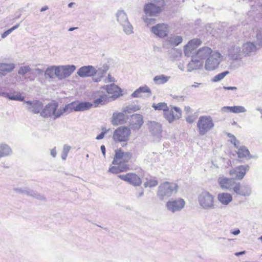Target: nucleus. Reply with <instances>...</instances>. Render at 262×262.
Wrapping results in <instances>:
<instances>
[{"instance_id":"54","label":"nucleus","mask_w":262,"mask_h":262,"mask_svg":"<svg viewBox=\"0 0 262 262\" xmlns=\"http://www.w3.org/2000/svg\"><path fill=\"white\" fill-rule=\"evenodd\" d=\"M15 190L18 193L29 195V193L28 192H29L28 191H30V189L29 188H25L24 189L21 188H16L15 189Z\"/></svg>"},{"instance_id":"19","label":"nucleus","mask_w":262,"mask_h":262,"mask_svg":"<svg viewBox=\"0 0 262 262\" xmlns=\"http://www.w3.org/2000/svg\"><path fill=\"white\" fill-rule=\"evenodd\" d=\"M95 67L92 66H85L80 68L77 75L81 77H92L96 74Z\"/></svg>"},{"instance_id":"13","label":"nucleus","mask_w":262,"mask_h":262,"mask_svg":"<svg viewBox=\"0 0 262 262\" xmlns=\"http://www.w3.org/2000/svg\"><path fill=\"white\" fill-rule=\"evenodd\" d=\"M118 177L121 180L127 182L135 186H139L142 183L141 178L134 173L130 172L125 174H120Z\"/></svg>"},{"instance_id":"18","label":"nucleus","mask_w":262,"mask_h":262,"mask_svg":"<svg viewBox=\"0 0 262 262\" xmlns=\"http://www.w3.org/2000/svg\"><path fill=\"white\" fill-rule=\"evenodd\" d=\"M202 43V41L198 38L190 40L184 47V54L186 56H191L193 51Z\"/></svg>"},{"instance_id":"64","label":"nucleus","mask_w":262,"mask_h":262,"mask_svg":"<svg viewBox=\"0 0 262 262\" xmlns=\"http://www.w3.org/2000/svg\"><path fill=\"white\" fill-rule=\"evenodd\" d=\"M100 149H101V150L102 151V153L103 154V155L104 156V157H105V147L104 145H102L100 147Z\"/></svg>"},{"instance_id":"35","label":"nucleus","mask_w":262,"mask_h":262,"mask_svg":"<svg viewBox=\"0 0 262 262\" xmlns=\"http://www.w3.org/2000/svg\"><path fill=\"white\" fill-rule=\"evenodd\" d=\"M15 68L13 63H0V76H4L6 72L12 71Z\"/></svg>"},{"instance_id":"37","label":"nucleus","mask_w":262,"mask_h":262,"mask_svg":"<svg viewBox=\"0 0 262 262\" xmlns=\"http://www.w3.org/2000/svg\"><path fill=\"white\" fill-rule=\"evenodd\" d=\"M12 150L6 144H0V158L11 155Z\"/></svg>"},{"instance_id":"48","label":"nucleus","mask_w":262,"mask_h":262,"mask_svg":"<svg viewBox=\"0 0 262 262\" xmlns=\"http://www.w3.org/2000/svg\"><path fill=\"white\" fill-rule=\"evenodd\" d=\"M55 66H52L48 68L45 73V76L48 77L50 78H54L55 75Z\"/></svg>"},{"instance_id":"16","label":"nucleus","mask_w":262,"mask_h":262,"mask_svg":"<svg viewBox=\"0 0 262 262\" xmlns=\"http://www.w3.org/2000/svg\"><path fill=\"white\" fill-rule=\"evenodd\" d=\"M151 32L160 38L167 36L169 29L168 26L165 24H158L151 28Z\"/></svg>"},{"instance_id":"38","label":"nucleus","mask_w":262,"mask_h":262,"mask_svg":"<svg viewBox=\"0 0 262 262\" xmlns=\"http://www.w3.org/2000/svg\"><path fill=\"white\" fill-rule=\"evenodd\" d=\"M170 77L164 74L157 75L153 78V81L157 85L164 84L170 79Z\"/></svg>"},{"instance_id":"57","label":"nucleus","mask_w":262,"mask_h":262,"mask_svg":"<svg viewBox=\"0 0 262 262\" xmlns=\"http://www.w3.org/2000/svg\"><path fill=\"white\" fill-rule=\"evenodd\" d=\"M108 131V130H105L104 131L102 132L96 137V139L98 140L102 139L104 138V135L107 133Z\"/></svg>"},{"instance_id":"30","label":"nucleus","mask_w":262,"mask_h":262,"mask_svg":"<svg viewBox=\"0 0 262 262\" xmlns=\"http://www.w3.org/2000/svg\"><path fill=\"white\" fill-rule=\"evenodd\" d=\"M217 199L223 205H227L232 201V196L228 193H220L217 195Z\"/></svg>"},{"instance_id":"34","label":"nucleus","mask_w":262,"mask_h":262,"mask_svg":"<svg viewBox=\"0 0 262 262\" xmlns=\"http://www.w3.org/2000/svg\"><path fill=\"white\" fill-rule=\"evenodd\" d=\"M76 102L74 101L66 105L62 108H59V113H61V116L69 114L73 111L76 112Z\"/></svg>"},{"instance_id":"29","label":"nucleus","mask_w":262,"mask_h":262,"mask_svg":"<svg viewBox=\"0 0 262 262\" xmlns=\"http://www.w3.org/2000/svg\"><path fill=\"white\" fill-rule=\"evenodd\" d=\"M182 40V37L181 36L171 35L167 38L165 41V43L174 47L181 43Z\"/></svg>"},{"instance_id":"46","label":"nucleus","mask_w":262,"mask_h":262,"mask_svg":"<svg viewBox=\"0 0 262 262\" xmlns=\"http://www.w3.org/2000/svg\"><path fill=\"white\" fill-rule=\"evenodd\" d=\"M158 184V181L156 179H146V181L144 183L145 187H152L157 186Z\"/></svg>"},{"instance_id":"11","label":"nucleus","mask_w":262,"mask_h":262,"mask_svg":"<svg viewBox=\"0 0 262 262\" xmlns=\"http://www.w3.org/2000/svg\"><path fill=\"white\" fill-rule=\"evenodd\" d=\"M182 116V111L180 107L171 106L168 107L166 112L164 114L165 118L169 122L171 123L176 120L179 119Z\"/></svg>"},{"instance_id":"2","label":"nucleus","mask_w":262,"mask_h":262,"mask_svg":"<svg viewBox=\"0 0 262 262\" xmlns=\"http://www.w3.org/2000/svg\"><path fill=\"white\" fill-rule=\"evenodd\" d=\"M198 203L204 210H211L215 208L214 197L207 191H202L198 196Z\"/></svg>"},{"instance_id":"33","label":"nucleus","mask_w":262,"mask_h":262,"mask_svg":"<svg viewBox=\"0 0 262 262\" xmlns=\"http://www.w3.org/2000/svg\"><path fill=\"white\" fill-rule=\"evenodd\" d=\"M223 112H229L233 113H245L247 111L243 106H224L222 108Z\"/></svg>"},{"instance_id":"24","label":"nucleus","mask_w":262,"mask_h":262,"mask_svg":"<svg viewBox=\"0 0 262 262\" xmlns=\"http://www.w3.org/2000/svg\"><path fill=\"white\" fill-rule=\"evenodd\" d=\"M203 67V62L199 60L193 55L191 56V60L187 64L188 72L201 69Z\"/></svg>"},{"instance_id":"21","label":"nucleus","mask_w":262,"mask_h":262,"mask_svg":"<svg viewBox=\"0 0 262 262\" xmlns=\"http://www.w3.org/2000/svg\"><path fill=\"white\" fill-rule=\"evenodd\" d=\"M25 103L28 105V110L34 114L39 113L43 106L42 103L38 100L26 101Z\"/></svg>"},{"instance_id":"36","label":"nucleus","mask_w":262,"mask_h":262,"mask_svg":"<svg viewBox=\"0 0 262 262\" xmlns=\"http://www.w3.org/2000/svg\"><path fill=\"white\" fill-rule=\"evenodd\" d=\"M99 98L96 99L94 101L95 106H98L99 105L104 104L108 101L109 98L107 95L103 92H99Z\"/></svg>"},{"instance_id":"1","label":"nucleus","mask_w":262,"mask_h":262,"mask_svg":"<svg viewBox=\"0 0 262 262\" xmlns=\"http://www.w3.org/2000/svg\"><path fill=\"white\" fill-rule=\"evenodd\" d=\"M178 185L173 182H164L161 183L157 192V196L160 200H165L176 194L178 191Z\"/></svg>"},{"instance_id":"26","label":"nucleus","mask_w":262,"mask_h":262,"mask_svg":"<svg viewBox=\"0 0 262 262\" xmlns=\"http://www.w3.org/2000/svg\"><path fill=\"white\" fill-rule=\"evenodd\" d=\"M0 96L8 98L11 100L24 101V97L20 93L13 91L12 93L0 92Z\"/></svg>"},{"instance_id":"61","label":"nucleus","mask_w":262,"mask_h":262,"mask_svg":"<svg viewBox=\"0 0 262 262\" xmlns=\"http://www.w3.org/2000/svg\"><path fill=\"white\" fill-rule=\"evenodd\" d=\"M231 233H232V234L234 235H237L238 234H239L241 232L240 231V230L239 229H236L233 231L231 230L230 231Z\"/></svg>"},{"instance_id":"39","label":"nucleus","mask_w":262,"mask_h":262,"mask_svg":"<svg viewBox=\"0 0 262 262\" xmlns=\"http://www.w3.org/2000/svg\"><path fill=\"white\" fill-rule=\"evenodd\" d=\"M93 106L92 103L89 102H76V112H82L88 110Z\"/></svg>"},{"instance_id":"20","label":"nucleus","mask_w":262,"mask_h":262,"mask_svg":"<svg viewBox=\"0 0 262 262\" xmlns=\"http://www.w3.org/2000/svg\"><path fill=\"white\" fill-rule=\"evenodd\" d=\"M212 54V49L208 47H203L200 48L193 55L200 61L207 59Z\"/></svg>"},{"instance_id":"53","label":"nucleus","mask_w":262,"mask_h":262,"mask_svg":"<svg viewBox=\"0 0 262 262\" xmlns=\"http://www.w3.org/2000/svg\"><path fill=\"white\" fill-rule=\"evenodd\" d=\"M132 156V155L129 152H124L122 160L123 161V163H126L128 162V161L130 159L131 157Z\"/></svg>"},{"instance_id":"15","label":"nucleus","mask_w":262,"mask_h":262,"mask_svg":"<svg viewBox=\"0 0 262 262\" xmlns=\"http://www.w3.org/2000/svg\"><path fill=\"white\" fill-rule=\"evenodd\" d=\"M249 169V166L248 165H241L229 171V173L234 179L241 180L244 177L246 172L248 171Z\"/></svg>"},{"instance_id":"4","label":"nucleus","mask_w":262,"mask_h":262,"mask_svg":"<svg viewBox=\"0 0 262 262\" xmlns=\"http://www.w3.org/2000/svg\"><path fill=\"white\" fill-rule=\"evenodd\" d=\"M117 21L123 28L126 35L133 33V27L129 23L126 13L123 10H119L116 14Z\"/></svg>"},{"instance_id":"22","label":"nucleus","mask_w":262,"mask_h":262,"mask_svg":"<svg viewBox=\"0 0 262 262\" xmlns=\"http://www.w3.org/2000/svg\"><path fill=\"white\" fill-rule=\"evenodd\" d=\"M103 88L106 91L108 94L113 95L112 98H113L114 99H116L121 95V93L122 91L121 89L114 83L105 85Z\"/></svg>"},{"instance_id":"42","label":"nucleus","mask_w":262,"mask_h":262,"mask_svg":"<svg viewBox=\"0 0 262 262\" xmlns=\"http://www.w3.org/2000/svg\"><path fill=\"white\" fill-rule=\"evenodd\" d=\"M123 152L121 148L115 150V155L112 162L113 164H117L119 162V160L122 159Z\"/></svg>"},{"instance_id":"41","label":"nucleus","mask_w":262,"mask_h":262,"mask_svg":"<svg viewBox=\"0 0 262 262\" xmlns=\"http://www.w3.org/2000/svg\"><path fill=\"white\" fill-rule=\"evenodd\" d=\"M62 67L63 78L70 76L76 69V67L74 65L62 66Z\"/></svg>"},{"instance_id":"5","label":"nucleus","mask_w":262,"mask_h":262,"mask_svg":"<svg viewBox=\"0 0 262 262\" xmlns=\"http://www.w3.org/2000/svg\"><path fill=\"white\" fill-rule=\"evenodd\" d=\"M58 104L56 102L50 103L45 106L40 112V115L44 118L52 117L56 119L61 116L59 110L58 109Z\"/></svg>"},{"instance_id":"10","label":"nucleus","mask_w":262,"mask_h":262,"mask_svg":"<svg viewBox=\"0 0 262 262\" xmlns=\"http://www.w3.org/2000/svg\"><path fill=\"white\" fill-rule=\"evenodd\" d=\"M233 192L237 195L248 197L252 194V188L248 184H241L239 182H236L233 188Z\"/></svg>"},{"instance_id":"17","label":"nucleus","mask_w":262,"mask_h":262,"mask_svg":"<svg viewBox=\"0 0 262 262\" xmlns=\"http://www.w3.org/2000/svg\"><path fill=\"white\" fill-rule=\"evenodd\" d=\"M217 181L223 189L229 190L232 191L234 185L236 183L233 178H228L223 176H220Z\"/></svg>"},{"instance_id":"23","label":"nucleus","mask_w":262,"mask_h":262,"mask_svg":"<svg viewBox=\"0 0 262 262\" xmlns=\"http://www.w3.org/2000/svg\"><path fill=\"white\" fill-rule=\"evenodd\" d=\"M109 69V67L107 64H104L101 67H98L97 68H95L96 71V77L93 78V80L94 82H98L101 80L102 77L106 74V72L108 71Z\"/></svg>"},{"instance_id":"32","label":"nucleus","mask_w":262,"mask_h":262,"mask_svg":"<svg viewBox=\"0 0 262 262\" xmlns=\"http://www.w3.org/2000/svg\"><path fill=\"white\" fill-rule=\"evenodd\" d=\"M142 93H148L151 94V91L146 85H145L137 89L132 94L131 96L133 98L141 97L142 96Z\"/></svg>"},{"instance_id":"58","label":"nucleus","mask_w":262,"mask_h":262,"mask_svg":"<svg viewBox=\"0 0 262 262\" xmlns=\"http://www.w3.org/2000/svg\"><path fill=\"white\" fill-rule=\"evenodd\" d=\"M144 20L145 23L147 24V25H148L151 24H154L155 23V19L154 18H144Z\"/></svg>"},{"instance_id":"50","label":"nucleus","mask_w":262,"mask_h":262,"mask_svg":"<svg viewBox=\"0 0 262 262\" xmlns=\"http://www.w3.org/2000/svg\"><path fill=\"white\" fill-rule=\"evenodd\" d=\"M62 66L58 67L55 66V75L60 79H62L63 78V76L62 75Z\"/></svg>"},{"instance_id":"28","label":"nucleus","mask_w":262,"mask_h":262,"mask_svg":"<svg viewBox=\"0 0 262 262\" xmlns=\"http://www.w3.org/2000/svg\"><path fill=\"white\" fill-rule=\"evenodd\" d=\"M150 132L155 136L160 137L162 132L161 125L156 122H150L148 124Z\"/></svg>"},{"instance_id":"7","label":"nucleus","mask_w":262,"mask_h":262,"mask_svg":"<svg viewBox=\"0 0 262 262\" xmlns=\"http://www.w3.org/2000/svg\"><path fill=\"white\" fill-rule=\"evenodd\" d=\"M185 205V201L180 198L175 199H171L168 201L166 204V207L168 211L175 213L181 211Z\"/></svg>"},{"instance_id":"62","label":"nucleus","mask_w":262,"mask_h":262,"mask_svg":"<svg viewBox=\"0 0 262 262\" xmlns=\"http://www.w3.org/2000/svg\"><path fill=\"white\" fill-rule=\"evenodd\" d=\"M223 88L227 90H236L237 89L236 86H224Z\"/></svg>"},{"instance_id":"3","label":"nucleus","mask_w":262,"mask_h":262,"mask_svg":"<svg viewBox=\"0 0 262 262\" xmlns=\"http://www.w3.org/2000/svg\"><path fill=\"white\" fill-rule=\"evenodd\" d=\"M214 125V123L211 116H200L197 122V127L199 134L202 136L205 135L213 128Z\"/></svg>"},{"instance_id":"40","label":"nucleus","mask_w":262,"mask_h":262,"mask_svg":"<svg viewBox=\"0 0 262 262\" xmlns=\"http://www.w3.org/2000/svg\"><path fill=\"white\" fill-rule=\"evenodd\" d=\"M238 157L240 158H245L247 159L252 158L253 157L250 154V152L245 146L240 147L237 151Z\"/></svg>"},{"instance_id":"31","label":"nucleus","mask_w":262,"mask_h":262,"mask_svg":"<svg viewBox=\"0 0 262 262\" xmlns=\"http://www.w3.org/2000/svg\"><path fill=\"white\" fill-rule=\"evenodd\" d=\"M112 123L114 125H119L124 123L125 122L124 113H114L113 115Z\"/></svg>"},{"instance_id":"8","label":"nucleus","mask_w":262,"mask_h":262,"mask_svg":"<svg viewBox=\"0 0 262 262\" xmlns=\"http://www.w3.org/2000/svg\"><path fill=\"white\" fill-rule=\"evenodd\" d=\"M222 55L218 52L213 53L206 60L205 68L208 71H212L219 67L221 61Z\"/></svg>"},{"instance_id":"9","label":"nucleus","mask_w":262,"mask_h":262,"mask_svg":"<svg viewBox=\"0 0 262 262\" xmlns=\"http://www.w3.org/2000/svg\"><path fill=\"white\" fill-rule=\"evenodd\" d=\"M228 56L230 59L241 61L244 57L242 47L237 45L230 46L228 49Z\"/></svg>"},{"instance_id":"51","label":"nucleus","mask_w":262,"mask_h":262,"mask_svg":"<svg viewBox=\"0 0 262 262\" xmlns=\"http://www.w3.org/2000/svg\"><path fill=\"white\" fill-rule=\"evenodd\" d=\"M31 71V68L29 66H23L20 68L18 71V74L21 75H24L26 73Z\"/></svg>"},{"instance_id":"60","label":"nucleus","mask_w":262,"mask_h":262,"mask_svg":"<svg viewBox=\"0 0 262 262\" xmlns=\"http://www.w3.org/2000/svg\"><path fill=\"white\" fill-rule=\"evenodd\" d=\"M186 121L188 123H193L194 121V118L191 116H189L186 118Z\"/></svg>"},{"instance_id":"25","label":"nucleus","mask_w":262,"mask_h":262,"mask_svg":"<svg viewBox=\"0 0 262 262\" xmlns=\"http://www.w3.org/2000/svg\"><path fill=\"white\" fill-rule=\"evenodd\" d=\"M244 57L250 56L251 54L256 50V47L254 43L247 42L244 43L242 47Z\"/></svg>"},{"instance_id":"6","label":"nucleus","mask_w":262,"mask_h":262,"mask_svg":"<svg viewBox=\"0 0 262 262\" xmlns=\"http://www.w3.org/2000/svg\"><path fill=\"white\" fill-rule=\"evenodd\" d=\"M131 132L129 128L120 126L114 132L113 139L115 142H123L128 140Z\"/></svg>"},{"instance_id":"59","label":"nucleus","mask_w":262,"mask_h":262,"mask_svg":"<svg viewBox=\"0 0 262 262\" xmlns=\"http://www.w3.org/2000/svg\"><path fill=\"white\" fill-rule=\"evenodd\" d=\"M11 30L9 29L8 30L5 31L2 34V38H4L6 37H7L9 34H10L11 33Z\"/></svg>"},{"instance_id":"47","label":"nucleus","mask_w":262,"mask_h":262,"mask_svg":"<svg viewBox=\"0 0 262 262\" xmlns=\"http://www.w3.org/2000/svg\"><path fill=\"white\" fill-rule=\"evenodd\" d=\"M139 107L136 105H128L123 108V112L124 113L130 114L134 112L139 110Z\"/></svg>"},{"instance_id":"14","label":"nucleus","mask_w":262,"mask_h":262,"mask_svg":"<svg viewBox=\"0 0 262 262\" xmlns=\"http://www.w3.org/2000/svg\"><path fill=\"white\" fill-rule=\"evenodd\" d=\"M143 124V118L140 114H135L130 116L129 119L130 129L138 130Z\"/></svg>"},{"instance_id":"55","label":"nucleus","mask_w":262,"mask_h":262,"mask_svg":"<svg viewBox=\"0 0 262 262\" xmlns=\"http://www.w3.org/2000/svg\"><path fill=\"white\" fill-rule=\"evenodd\" d=\"M228 136L232 138L231 140V142L234 144V146L236 148H237V143H238V142L236 138L235 137V136L231 135L230 134H228Z\"/></svg>"},{"instance_id":"56","label":"nucleus","mask_w":262,"mask_h":262,"mask_svg":"<svg viewBox=\"0 0 262 262\" xmlns=\"http://www.w3.org/2000/svg\"><path fill=\"white\" fill-rule=\"evenodd\" d=\"M115 78L114 77H112L110 74L108 75L107 78L104 80L105 83L115 82Z\"/></svg>"},{"instance_id":"43","label":"nucleus","mask_w":262,"mask_h":262,"mask_svg":"<svg viewBox=\"0 0 262 262\" xmlns=\"http://www.w3.org/2000/svg\"><path fill=\"white\" fill-rule=\"evenodd\" d=\"M152 107L155 110H162L163 111L164 114L166 112V110L168 108V106L167 103L165 102H160L157 104L154 103L152 105Z\"/></svg>"},{"instance_id":"44","label":"nucleus","mask_w":262,"mask_h":262,"mask_svg":"<svg viewBox=\"0 0 262 262\" xmlns=\"http://www.w3.org/2000/svg\"><path fill=\"white\" fill-rule=\"evenodd\" d=\"M28 192L29 196H31L37 200L40 201H45L46 199L45 196L43 194L38 193L33 190L30 189V191Z\"/></svg>"},{"instance_id":"52","label":"nucleus","mask_w":262,"mask_h":262,"mask_svg":"<svg viewBox=\"0 0 262 262\" xmlns=\"http://www.w3.org/2000/svg\"><path fill=\"white\" fill-rule=\"evenodd\" d=\"M256 42L258 46L262 47V30L257 31L256 36Z\"/></svg>"},{"instance_id":"49","label":"nucleus","mask_w":262,"mask_h":262,"mask_svg":"<svg viewBox=\"0 0 262 262\" xmlns=\"http://www.w3.org/2000/svg\"><path fill=\"white\" fill-rule=\"evenodd\" d=\"M71 149V147L68 145H64L63 150L61 154V157L62 160H65L68 156V154Z\"/></svg>"},{"instance_id":"63","label":"nucleus","mask_w":262,"mask_h":262,"mask_svg":"<svg viewBox=\"0 0 262 262\" xmlns=\"http://www.w3.org/2000/svg\"><path fill=\"white\" fill-rule=\"evenodd\" d=\"M56 154H57V152H56V147H55L54 148H53L51 150V155L53 157L55 158L56 156Z\"/></svg>"},{"instance_id":"45","label":"nucleus","mask_w":262,"mask_h":262,"mask_svg":"<svg viewBox=\"0 0 262 262\" xmlns=\"http://www.w3.org/2000/svg\"><path fill=\"white\" fill-rule=\"evenodd\" d=\"M229 73L228 71H224L221 73H219L215 75L212 79L211 81L214 82H216L222 80L226 75Z\"/></svg>"},{"instance_id":"27","label":"nucleus","mask_w":262,"mask_h":262,"mask_svg":"<svg viewBox=\"0 0 262 262\" xmlns=\"http://www.w3.org/2000/svg\"><path fill=\"white\" fill-rule=\"evenodd\" d=\"M117 166H114L110 167L108 171L112 173H118L119 172L126 171L129 169V166L127 163H122L119 161L117 164Z\"/></svg>"},{"instance_id":"12","label":"nucleus","mask_w":262,"mask_h":262,"mask_svg":"<svg viewBox=\"0 0 262 262\" xmlns=\"http://www.w3.org/2000/svg\"><path fill=\"white\" fill-rule=\"evenodd\" d=\"M163 1H159L158 5L153 3L146 4L144 7V12L146 15L149 16H156L161 11V6L163 5Z\"/></svg>"}]
</instances>
